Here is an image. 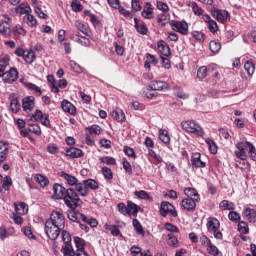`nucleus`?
<instances>
[{
	"label": "nucleus",
	"instance_id": "nucleus-1",
	"mask_svg": "<svg viewBox=\"0 0 256 256\" xmlns=\"http://www.w3.org/2000/svg\"><path fill=\"white\" fill-rule=\"evenodd\" d=\"M63 229H65V216L61 211H52L50 219L46 220L44 226L46 236L50 241H57Z\"/></svg>",
	"mask_w": 256,
	"mask_h": 256
},
{
	"label": "nucleus",
	"instance_id": "nucleus-2",
	"mask_svg": "<svg viewBox=\"0 0 256 256\" xmlns=\"http://www.w3.org/2000/svg\"><path fill=\"white\" fill-rule=\"evenodd\" d=\"M181 127L182 129H184V131H187L188 133H193L197 137H203L205 135V131L203 130L201 125L193 120L182 122Z\"/></svg>",
	"mask_w": 256,
	"mask_h": 256
},
{
	"label": "nucleus",
	"instance_id": "nucleus-3",
	"mask_svg": "<svg viewBox=\"0 0 256 256\" xmlns=\"http://www.w3.org/2000/svg\"><path fill=\"white\" fill-rule=\"evenodd\" d=\"M63 199L65 205L69 207V209H77V207H79V201H81L79 194H77V192L72 188L67 189L66 195Z\"/></svg>",
	"mask_w": 256,
	"mask_h": 256
},
{
	"label": "nucleus",
	"instance_id": "nucleus-4",
	"mask_svg": "<svg viewBox=\"0 0 256 256\" xmlns=\"http://www.w3.org/2000/svg\"><path fill=\"white\" fill-rule=\"evenodd\" d=\"M221 223L217 218H208L207 222V229L212 235L215 237V239H223V233L220 232Z\"/></svg>",
	"mask_w": 256,
	"mask_h": 256
},
{
	"label": "nucleus",
	"instance_id": "nucleus-5",
	"mask_svg": "<svg viewBox=\"0 0 256 256\" xmlns=\"http://www.w3.org/2000/svg\"><path fill=\"white\" fill-rule=\"evenodd\" d=\"M211 15L218 21V23H227V21H230L231 19L227 10H220L217 8L211 9Z\"/></svg>",
	"mask_w": 256,
	"mask_h": 256
},
{
	"label": "nucleus",
	"instance_id": "nucleus-6",
	"mask_svg": "<svg viewBox=\"0 0 256 256\" xmlns=\"http://www.w3.org/2000/svg\"><path fill=\"white\" fill-rule=\"evenodd\" d=\"M168 213H170L172 217H177V210H175V207L171 203L164 201L160 205V215L162 217H167Z\"/></svg>",
	"mask_w": 256,
	"mask_h": 256
},
{
	"label": "nucleus",
	"instance_id": "nucleus-7",
	"mask_svg": "<svg viewBox=\"0 0 256 256\" xmlns=\"http://www.w3.org/2000/svg\"><path fill=\"white\" fill-rule=\"evenodd\" d=\"M171 28L173 31L181 33V35H187V33H189V24L185 21H173Z\"/></svg>",
	"mask_w": 256,
	"mask_h": 256
},
{
	"label": "nucleus",
	"instance_id": "nucleus-8",
	"mask_svg": "<svg viewBox=\"0 0 256 256\" xmlns=\"http://www.w3.org/2000/svg\"><path fill=\"white\" fill-rule=\"evenodd\" d=\"M197 203L199 200H193L192 198H185L181 201L180 206L184 211H195L197 209Z\"/></svg>",
	"mask_w": 256,
	"mask_h": 256
},
{
	"label": "nucleus",
	"instance_id": "nucleus-9",
	"mask_svg": "<svg viewBox=\"0 0 256 256\" xmlns=\"http://www.w3.org/2000/svg\"><path fill=\"white\" fill-rule=\"evenodd\" d=\"M148 88H150L151 91H167L169 84L165 81L155 80L150 83Z\"/></svg>",
	"mask_w": 256,
	"mask_h": 256
},
{
	"label": "nucleus",
	"instance_id": "nucleus-10",
	"mask_svg": "<svg viewBox=\"0 0 256 256\" xmlns=\"http://www.w3.org/2000/svg\"><path fill=\"white\" fill-rule=\"evenodd\" d=\"M10 106L9 109L12 113H19L21 110V104L19 103V98L16 94H10L9 96Z\"/></svg>",
	"mask_w": 256,
	"mask_h": 256
},
{
	"label": "nucleus",
	"instance_id": "nucleus-11",
	"mask_svg": "<svg viewBox=\"0 0 256 256\" xmlns=\"http://www.w3.org/2000/svg\"><path fill=\"white\" fill-rule=\"evenodd\" d=\"M53 191L54 199H65V195H67V188L61 184H54Z\"/></svg>",
	"mask_w": 256,
	"mask_h": 256
},
{
	"label": "nucleus",
	"instance_id": "nucleus-12",
	"mask_svg": "<svg viewBox=\"0 0 256 256\" xmlns=\"http://www.w3.org/2000/svg\"><path fill=\"white\" fill-rule=\"evenodd\" d=\"M16 79H19V72L15 68H11L5 73L3 81L4 83H13Z\"/></svg>",
	"mask_w": 256,
	"mask_h": 256
},
{
	"label": "nucleus",
	"instance_id": "nucleus-13",
	"mask_svg": "<svg viewBox=\"0 0 256 256\" xmlns=\"http://www.w3.org/2000/svg\"><path fill=\"white\" fill-rule=\"evenodd\" d=\"M191 164L196 169H203L206 166V163L201 161V153L195 152L191 157Z\"/></svg>",
	"mask_w": 256,
	"mask_h": 256
},
{
	"label": "nucleus",
	"instance_id": "nucleus-14",
	"mask_svg": "<svg viewBox=\"0 0 256 256\" xmlns=\"http://www.w3.org/2000/svg\"><path fill=\"white\" fill-rule=\"evenodd\" d=\"M85 153L83 150L75 147H71L66 149V157H70V159H79V157H83Z\"/></svg>",
	"mask_w": 256,
	"mask_h": 256
},
{
	"label": "nucleus",
	"instance_id": "nucleus-15",
	"mask_svg": "<svg viewBox=\"0 0 256 256\" xmlns=\"http://www.w3.org/2000/svg\"><path fill=\"white\" fill-rule=\"evenodd\" d=\"M74 26L76 27V29H78V31H80V33H83V35H86V37H91V28H89V25L76 20L74 23Z\"/></svg>",
	"mask_w": 256,
	"mask_h": 256
},
{
	"label": "nucleus",
	"instance_id": "nucleus-16",
	"mask_svg": "<svg viewBox=\"0 0 256 256\" xmlns=\"http://www.w3.org/2000/svg\"><path fill=\"white\" fill-rule=\"evenodd\" d=\"M61 108L64 113H69V115H75L77 113V108L73 103L69 102L68 100H63L61 102Z\"/></svg>",
	"mask_w": 256,
	"mask_h": 256
},
{
	"label": "nucleus",
	"instance_id": "nucleus-17",
	"mask_svg": "<svg viewBox=\"0 0 256 256\" xmlns=\"http://www.w3.org/2000/svg\"><path fill=\"white\" fill-rule=\"evenodd\" d=\"M134 27L140 35H147L149 33V28H147V24L144 22H140L139 19L134 18Z\"/></svg>",
	"mask_w": 256,
	"mask_h": 256
},
{
	"label": "nucleus",
	"instance_id": "nucleus-18",
	"mask_svg": "<svg viewBox=\"0 0 256 256\" xmlns=\"http://www.w3.org/2000/svg\"><path fill=\"white\" fill-rule=\"evenodd\" d=\"M35 107V97L28 96L22 100L23 111H32Z\"/></svg>",
	"mask_w": 256,
	"mask_h": 256
},
{
	"label": "nucleus",
	"instance_id": "nucleus-19",
	"mask_svg": "<svg viewBox=\"0 0 256 256\" xmlns=\"http://www.w3.org/2000/svg\"><path fill=\"white\" fill-rule=\"evenodd\" d=\"M7 155H9V144L0 142V165L7 161Z\"/></svg>",
	"mask_w": 256,
	"mask_h": 256
},
{
	"label": "nucleus",
	"instance_id": "nucleus-20",
	"mask_svg": "<svg viewBox=\"0 0 256 256\" xmlns=\"http://www.w3.org/2000/svg\"><path fill=\"white\" fill-rule=\"evenodd\" d=\"M157 47L158 51L161 53V55H164V57H169L171 55V48L166 44L165 41H158Z\"/></svg>",
	"mask_w": 256,
	"mask_h": 256
},
{
	"label": "nucleus",
	"instance_id": "nucleus-21",
	"mask_svg": "<svg viewBox=\"0 0 256 256\" xmlns=\"http://www.w3.org/2000/svg\"><path fill=\"white\" fill-rule=\"evenodd\" d=\"M139 211H141V207L139 205L128 201V217H137Z\"/></svg>",
	"mask_w": 256,
	"mask_h": 256
},
{
	"label": "nucleus",
	"instance_id": "nucleus-22",
	"mask_svg": "<svg viewBox=\"0 0 256 256\" xmlns=\"http://www.w3.org/2000/svg\"><path fill=\"white\" fill-rule=\"evenodd\" d=\"M75 191H77V193H79L81 197H87V195H89L85 180H83L82 182H77L75 186Z\"/></svg>",
	"mask_w": 256,
	"mask_h": 256
},
{
	"label": "nucleus",
	"instance_id": "nucleus-23",
	"mask_svg": "<svg viewBox=\"0 0 256 256\" xmlns=\"http://www.w3.org/2000/svg\"><path fill=\"white\" fill-rule=\"evenodd\" d=\"M243 215L249 221V223H256V210L253 208H245Z\"/></svg>",
	"mask_w": 256,
	"mask_h": 256
},
{
	"label": "nucleus",
	"instance_id": "nucleus-24",
	"mask_svg": "<svg viewBox=\"0 0 256 256\" xmlns=\"http://www.w3.org/2000/svg\"><path fill=\"white\" fill-rule=\"evenodd\" d=\"M76 37V43H79V45H82V47H89V45H91V41L89 40V38L85 37V36H81L79 34L76 35H72L70 37V39H75Z\"/></svg>",
	"mask_w": 256,
	"mask_h": 256
},
{
	"label": "nucleus",
	"instance_id": "nucleus-25",
	"mask_svg": "<svg viewBox=\"0 0 256 256\" xmlns=\"http://www.w3.org/2000/svg\"><path fill=\"white\" fill-rule=\"evenodd\" d=\"M0 34H2L3 37H10L11 36V24H9L7 21H2L0 23Z\"/></svg>",
	"mask_w": 256,
	"mask_h": 256
},
{
	"label": "nucleus",
	"instance_id": "nucleus-26",
	"mask_svg": "<svg viewBox=\"0 0 256 256\" xmlns=\"http://www.w3.org/2000/svg\"><path fill=\"white\" fill-rule=\"evenodd\" d=\"M184 194L188 196L187 199H193L194 201H201V198L199 197V193H197V190L195 188H186L184 190Z\"/></svg>",
	"mask_w": 256,
	"mask_h": 256
},
{
	"label": "nucleus",
	"instance_id": "nucleus-27",
	"mask_svg": "<svg viewBox=\"0 0 256 256\" xmlns=\"http://www.w3.org/2000/svg\"><path fill=\"white\" fill-rule=\"evenodd\" d=\"M60 177H62V179H65L66 182L70 185V186H76L77 183H79V180L77 179V177L68 174L66 172H61L60 173Z\"/></svg>",
	"mask_w": 256,
	"mask_h": 256
},
{
	"label": "nucleus",
	"instance_id": "nucleus-28",
	"mask_svg": "<svg viewBox=\"0 0 256 256\" xmlns=\"http://www.w3.org/2000/svg\"><path fill=\"white\" fill-rule=\"evenodd\" d=\"M16 215H25L29 211V206L25 202H20L19 204H14Z\"/></svg>",
	"mask_w": 256,
	"mask_h": 256
},
{
	"label": "nucleus",
	"instance_id": "nucleus-29",
	"mask_svg": "<svg viewBox=\"0 0 256 256\" xmlns=\"http://www.w3.org/2000/svg\"><path fill=\"white\" fill-rule=\"evenodd\" d=\"M187 7H190L194 13V15L201 16L203 14V9L197 5V2L193 1H187L186 2Z\"/></svg>",
	"mask_w": 256,
	"mask_h": 256
},
{
	"label": "nucleus",
	"instance_id": "nucleus-30",
	"mask_svg": "<svg viewBox=\"0 0 256 256\" xmlns=\"http://www.w3.org/2000/svg\"><path fill=\"white\" fill-rule=\"evenodd\" d=\"M159 139L165 145H169V143H171V137L169 136V131H167L165 129H160L159 130Z\"/></svg>",
	"mask_w": 256,
	"mask_h": 256
},
{
	"label": "nucleus",
	"instance_id": "nucleus-31",
	"mask_svg": "<svg viewBox=\"0 0 256 256\" xmlns=\"http://www.w3.org/2000/svg\"><path fill=\"white\" fill-rule=\"evenodd\" d=\"M61 253L63 256H75L76 255V251H75V249H73V244L64 245L61 248Z\"/></svg>",
	"mask_w": 256,
	"mask_h": 256
},
{
	"label": "nucleus",
	"instance_id": "nucleus-32",
	"mask_svg": "<svg viewBox=\"0 0 256 256\" xmlns=\"http://www.w3.org/2000/svg\"><path fill=\"white\" fill-rule=\"evenodd\" d=\"M104 228L106 229V231H110V233H111V235H113V237H119V235H121V230H119L117 225H111L109 223H106L104 225Z\"/></svg>",
	"mask_w": 256,
	"mask_h": 256
},
{
	"label": "nucleus",
	"instance_id": "nucleus-33",
	"mask_svg": "<svg viewBox=\"0 0 256 256\" xmlns=\"http://www.w3.org/2000/svg\"><path fill=\"white\" fill-rule=\"evenodd\" d=\"M220 209H224V211H235V203L229 200H223L219 204Z\"/></svg>",
	"mask_w": 256,
	"mask_h": 256
},
{
	"label": "nucleus",
	"instance_id": "nucleus-34",
	"mask_svg": "<svg viewBox=\"0 0 256 256\" xmlns=\"http://www.w3.org/2000/svg\"><path fill=\"white\" fill-rule=\"evenodd\" d=\"M23 19L28 27H37V19L35 16H33V14H26Z\"/></svg>",
	"mask_w": 256,
	"mask_h": 256
},
{
	"label": "nucleus",
	"instance_id": "nucleus-35",
	"mask_svg": "<svg viewBox=\"0 0 256 256\" xmlns=\"http://www.w3.org/2000/svg\"><path fill=\"white\" fill-rule=\"evenodd\" d=\"M23 59H24L25 63H28L29 65H31V63H33L35 61V59H37V57L35 56V51L26 50Z\"/></svg>",
	"mask_w": 256,
	"mask_h": 256
},
{
	"label": "nucleus",
	"instance_id": "nucleus-36",
	"mask_svg": "<svg viewBox=\"0 0 256 256\" xmlns=\"http://www.w3.org/2000/svg\"><path fill=\"white\" fill-rule=\"evenodd\" d=\"M146 5L147 9H144L141 15L144 19H153V5H151V3H146Z\"/></svg>",
	"mask_w": 256,
	"mask_h": 256
},
{
	"label": "nucleus",
	"instance_id": "nucleus-37",
	"mask_svg": "<svg viewBox=\"0 0 256 256\" xmlns=\"http://www.w3.org/2000/svg\"><path fill=\"white\" fill-rule=\"evenodd\" d=\"M35 181L40 185V187H47V185H49V178L42 174H37L35 176Z\"/></svg>",
	"mask_w": 256,
	"mask_h": 256
},
{
	"label": "nucleus",
	"instance_id": "nucleus-38",
	"mask_svg": "<svg viewBox=\"0 0 256 256\" xmlns=\"http://www.w3.org/2000/svg\"><path fill=\"white\" fill-rule=\"evenodd\" d=\"M133 227L138 235H142V237H145V230L143 229V225H141V222L137 219L132 220Z\"/></svg>",
	"mask_w": 256,
	"mask_h": 256
},
{
	"label": "nucleus",
	"instance_id": "nucleus-39",
	"mask_svg": "<svg viewBox=\"0 0 256 256\" xmlns=\"http://www.w3.org/2000/svg\"><path fill=\"white\" fill-rule=\"evenodd\" d=\"M84 183L88 191L89 189H91L92 191H97V189H99V183L93 179L84 180Z\"/></svg>",
	"mask_w": 256,
	"mask_h": 256
},
{
	"label": "nucleus",
	"instance_id": "nucleus-40",
	"mask_svg": "<svg viewBox=\"0 0 256 256\" xmlns=\"http://www.w3.org/2000/svg\"><path fill=\"white\" fill-rule=\"evenodd\" d=\"M135 197L138 199H145L146 201H153V198L149 193L145 190L135 191L134 192Z\"/></svg>",
	"mask_w": 256,
	"mask_h": 256
},
{
	"label": "nucleus",
	"instance_id": "nucleus-41",
	"mask_svg": "<svg viewBox=\"0 0 256 256\" xmlns=\"http://www.w3.org/2000/svg\"><path fill=\"white\" fill-rule=\"evenodd\" d=\"M209 49L211 53H219L221 51V42L217 40H211L209 43Z\"/></svg>",
	"mask_w": 256,
	"mask_h": 256
},
{
	"label": "nucleus",
	"instance_id": "nucleus-42",
	"mask_svg": "<svg viewBox=\"0 0 256 256\" xmlns=\"http://www.w3.org/2000/svg\"><path fill=\"white\" fill-rule=\"evenodd\" d=\"M79 211H75V209H71L67 213V217L70 221H73V223H79Z\"/></svg>",
	"mask_w": 256,
	"mask_h": 256
},
{
	"label": "nucleus",
	"instance_id": "nucleus-43",
	"mask_svg": "<svg viewBox=\"0 0 256 256\" xmlns=\"http://www.w3.org/2000/svg\"><path fill=\"white\" fill-rule=\"evenodd\" d=\"M60 233H61V237L64 245H71V241H72L71 234L67 230H65V228Z\"/></svg>",
	"mask_w": 256,
	"mask_h": 256
},
{
	"label": "nucleus",
	"instance_id": "nucleus-44",
	"mask_svg": "<svg viewBox=\"0 0 256 256\" xmlns=\"http://www.w3.org/2000/svg\"><path fill=\"white\" fill-rule=\"evenodd\" d=\"M246 147L249 150V155L251 157V159L253 161H256V148L255 145H253V143L249 142V141H245Z\"/></svg>",
	"mask_w": 256,
	"mask_h": 256
},
{
	"label": "nucleus",
	"instance_id": "nucleus-45",
	"mask_svg": "<svg viewBox=\"0 0 256 256\" xmlns=\"http://www.w3.org/2000/svg\"><path fill=\"white\" fill-rule=\"evenodd\" d=\"M17 11L20 15H29L31 14V7L26 4H20L17 7Z\"/></svg>",
	"mask_w": 256,
	"mask_h": 256
},
{
	"label": "nucleus",
	"instance_id": "nucleus-46",
	"mask_svg": "<svg viewBox=\"0 0 256 256\" xmlns=\"http://www.w3.org/2000/svg\"><path fill=\"white\" fill-rule=\"evenodd\" d=\"M74 243L76 247V251H83L85 250V240L80 237H74Z\"/></svg>",
	"mask_w": 256,
	"mask_h": 256
},
{
	"label": "nucleus",
	"instance_id": "nucleus-47",
	"mask_svg": "<svg viewBox=\"0 0 256 256\" xmlns=\"http://www.w3.org/2000/svg\"><path fill=\"white\" fill-rule=\"evenodd\" d=\"M112 117L119 122L125 121V112L123 110H114L112 111Z\"/></svg>",
	"mask_w": 256,
	"mask_h": 256
},
{
	"label": "nucleus",
	"instance_id": "nucleus-48",
	"mask_svg": "<svg viewBox=\"0 0 256 256\" xmlns=\"http://www.w3.org/2000/svg\"><path fill=\"white\" fill-rule=\"evenodd\" d=\"M207 251L210 255H213V256H223V254H221V252L219 251V248L213 245V243L207 246Z\"/></svg>",
	"mask_w": 256,
	"mask_h": 256
},
{
	"label": "nucleus",
	"instance_id": "nucleus-49",
	"mask_svg": "<svg viewBox=\"0 0 256 256\" xmlns=\"http://www.w3.org/2000/svg\"><path fill=\"white\" fill-rule=\"evenodd\" d=\"M157 21L160 25H167V21H169V14L167 12L158 14Z\"/></svg>",
	"mask_w": 256,
	"mask_h": 256
},
{
	"label": "nucleus",
	"instance_id": "nucleus-50",
	"mask_svg": "<svg viewBox=\"0 0 256 256\" xmlns=\"http://www.w3.org/2000/svg\"><path fill=\"white\" fill-rule=\"evenodd\" d=\"M238 231L241 235H247V233H249V225H247L245 221H240L238 223Z\"/></svg>",
	"mask_w": 256,
	"mask_h": 256
},
{
	"label": "nucleus",
	"instance_id": "nucleus-51",
	"mask_svg": "<svg viewBox=\"0 0 256 256\" xmlns=\"http://www.w3.org/2000/svg\"><path fill=\"white\" fill-rule=\"evenodd\" d=\"M244 69L247 72V74L249 76H251V75H253V73H255V64H253V62H251V61H247L244 64Z\"/></svg>",
	"mask_w": 256,
	"mask_h": 256
},
{
	"label": "nucleus",
	"instance_id": "nucleus-52",
	"mask_svg": "<svg viewBox=\"0 0 256 256\" xmlns=\"http://www.w3.org/2000/svg\"><path fill=\"white\" fill-rule=\"evenodd\" d=\"M116 9H118L119 14L123 15V17H125L126 19H133V12L132 11H129V10H127V9L121 7V6L116 8Z\"/></svg>",
	"mask_w": 256,
	"mask_h": 256
},
{
	"label": "nucleus",
	"instance_id": "nucleus-53",
	"mask_svg": "<svg viewBox=\"0 0 256 256\" xmlns=\"http://www.w3.org/2000/svg\"><path fill=\"white\" fill-rule=\"evenodd\" d=\"M86 129L90 133V135H101L102 129L97 124H94Z\"/></svg>",
	"mask_w": 256,
	"mask_h": 256
},
{
	"label": "nucleus",
	"instance_id": "nucleus-54",
	"mask_svg": "<svg viewBox=\"0 0 256 256\" xmlns=\"http://www.w3.org/2000/svg\"><path fill=\"white\" fill-rule=\"evenodd\" d=\"M206 143L209 147L210 153H212V155H215L217 153V144L215 143V141L207 138Z\"/></svg>",
	"mask_w": 256,
	"mask_h": 256
},
{
	"label": "nucleus",
	"instance_id": "nucleus-55",
	"mask_svg": "<svg viewBox=\"0 0 256 256\" xmlns=\"http://www.w3.org/2000/svg\"><path fill=\"white\" fill-rule=\"evenodd\" d=\"M228 219L234 223H239V221H241V215L236 211H231L228 214Z\"/></svg>",
	"mask_w": 256,
	"mask_h": 256
},
{
	"label": "nucleus",
	"instance_id": "nucleus-56",
	"mask_svg": "<svg viewBox=\"0 0 256 256\" xmlns=\"http://www.w3.org/2000/svg\"><path fill=\"white\" fill-rule=\"evenodd\" d=\"M46 149L51 155H57L59 153V146L55 143L48 144Z\"/></svg>",
	"mask_w": 256,
	"mask_h": 256
},
{
	"label": "nucleus",
	"instance_id": "nucleus-57",
	"mask_svg": "<svg viewBox=\"0 0 256 256\" xmlns=\"http://www.w3.org/2000/svg\"><path fill=\"white\" fill-rule=\"evenodd\" d=\"M168 239V245H170V247H179V240L177 239L176 236H173V234H168Z\"/></svg>",
	"mask_w": 256,
	"mask_h": 256
},
{
	"label": "nucleus",
	"instance_id": "nucleus-58",
	"mask_svg": "<svg viewBox=\"0 0 256 256\" xmlns=\"http://www.w3.org/2000/svg\"><path fill=\"white\" fill-rule=\"evenodd\" d=\"M28 129L34 135H41V127L38 124H30L28 125Z\"/></svg>",
	"mask_w": 256,
	"mask_h": 256
},
{
	"label": "nucleus",
	"instance_id": "nucleus-59",
	"mask_svg": "<svg viewBox=\"0 0 256 256\" xmlns=\"http://www.w3.org/2000/svg\"><path fill=\"white\" fill-rule=\"evenodd\" d=\"M11 185H13V180L9 176H5L2 184L4 191H9V187H11Z\"/></svg>",
	"mask_w": 256,
	"mask_h": 256
},
{
	"label": "nucleus",
	"instance_id": "nucleus-60",
	"mask_svg": "<svg viewBox=\"0 0 256 256\" xmlns=\"http://www.w3.org/2000/svg\"><path fill=\"white\" fill-rule=\"evenodd\" d=\"M46 114H44L41 110H36V112L30 117L31 121H41Z\"/></svg>",
	"mask_w": 256,
	"mask_h": 256
},
{
	"label": "nucleus",
	"instance_id": "nucleus-61",
	"mask_svg": "<svg viewBox=\"0 0 256 256\" xmlns=\"http://www.w3.org/2000/svg\"><path fill=\"white\" fill-rule=\"evenodd\" d=\"M101 163H104L105 165H116L117 161L113 157L104 156L100 158Z\"/></svg>",
	"mask_w": 256,
	"mask_h": 256
},
{
	"label": "nucleus",
	"instance_id": "nucleus-62",
	"mask_svg": "<svg viewBox=\"0 0 256 256\" xmlns=\"http://www.w3.org/2000/svg\"><path fill=\"white\" fill-rule=\"evenodd\" d=\"M132 13L141 11V2L139 0H131Z\"/></svg>",
	"mask_w": 256,
	"mask_h": 256
},
{
	"label": "nucleus",
	"instance_id": "nucleus-63",
	"mask_svg": "<svg viewBox=\"0 0 256 256\" xmlns=\"http://www.w3.org/2000/svg\"><path fill=\"white\" fill-rule=\"evenodd\" d=\"M198 79H205L207 77V66H201L197 71Z\"/></svg>",
	"mask_w": 256,
	"mask_h": 256
},
{
	"label": "nucleus",
	"instance_id": "nucleus-64",
	"mask_svg": "<svg viewBox=\"0 0 256 256\" xmlns=\"http://www.w3.org/2000/svg\"><path fill=\"white\" fill-rule=\"evenodd\" d=\"M131 255L133 256H143V252H141V247L132 246L130 248Z\"/></svg>",
	"mask_w": 256,
	"mask_h": 256
}]
</instances>
